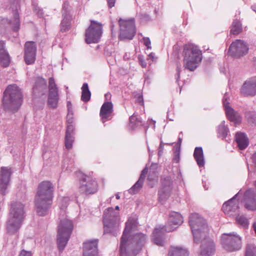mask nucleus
I'll use <instances>...</instances> for the list:
<instances>
[{"label": "nucleus", "instance_id": "32", "mask_svg": "<svg viewBox=\"0 0 256 256\" xmlns=\"http://www.w3.org/2000/svg\"><path fill=\"white\" fill-rule=\"evenodd\" d=\"M236 140L241 150L246 149L248 145V138L244 133L238 132L236 134Z\"/></svg>", "mask_w": 256, "mask_h": 256}, {"label": "nucleus", "instance_id": "43", "mask_svg": "<svg viewBox=\"0 0 256 256\" xmlns=\"http://www.w3.org/2000/svg\"><path fill=\"white\" fill-rule=\"evenodd\" d=\"M236 222L244 228L248 227V220L243 215H238L236 217Z\"/></svg>", "mask_w": 256, "mask_h": 256}, {"label": "nucleus", "instance_id": "12", "mask_svg": "<svg viewBox=\"0 0 256 256\" xmlns=\"http://www.w3.org/2000/svg\"><path fill=\"white\" fill-rule=\"evenodd\" d=\"M173 180L169 176H164L160 180V186L158 190V198L160 201L167 199L173 189Z\"/></svg>", "mask_w": 256, "mask_h": 256}, {"label": "nucleus", "instance_id": "4", "mask_svg": "<svg viewBox=\"0 0 256 256\" xmlns=\"http://www.w3.org/2000/svg\"><path fill=\"white\" fill-rule=\"evenodd\" d=\"M183 66L190 71L194 70L202 58V50L193 44H186L184 48Z\"/></svg>", "mask_w": 256, "mask_h": 256}, {"label": "nucleus", "instance_id": "52", "mask_svg": "<svg viewBox=\"0 0 256 256\" xmlns=\"http://www.w3.org/2000/svg\"><path fill=\"white\" fill-rule=\"evenodd\" d=\"M145 46L148 50L152 48L150 40L148 38L145 37Z\"/></svg>", "mask_w": 256, "mask_h": 256}, {"label": "nucleus", "instance_id": "11", "mask_svg": "<svg viewBox=\"0 0 256 256\" xmlns=\"http://www.w3.org/2000/svg\"><path fill=\"white\" fill-rule=\"evenodd\" d=\"M78 174L80 180V190L82 192L86 194H92L97 191L98 184L94 180L81 172H78Z\"/></svg>", "mask_w": 256, "mask_h": 256}, {"label": "nucleus", "instance_id": "13", "mask_svg": "<svg viewBox=\"0 0 256 256\" xmlns=\"http://www.w3.org/2000/svg\"><path fill=\"white\" fill-rule=\"evenodd\" d=\"M248 48L246 42L241 40H236L232 42L228 48L230 55L234 58H240L246 54Z\"/></svg>", "mask_w": 256, "mask_h": 256}, {"label": "nucleus", "instance_id": "48", "mask_svg": "<svg viewBox=\"0 0 256 256\" xmlns=\"http://www.w3.org/2000/svg\"><path fill=\"white\" fill-rule=\"evenodd\" d=\"M64 12L68 14H70V5L69 4L66 2H65L62 5V14H63Z\"/></svg>", "mask_w": 256, "mask_h": 256}, {"label": "nucleus", "instance_id": "34", "mask_svg": "<svg viewBox=\"0 0 256 256\" xmlns=\"http://www.w3.org/2000/svg\"><path fill=\"white\" fill-rule=\"evenodd\" d=\"M144 169L141 171V174L139 180L137 182L128 190V192L131 194H137L142 188L144 183Z\"/></svg>", "mask_w": 256, "mask_h": 256}, {"label": "nucleus", "instance_id": "14", "mask_svg": "<svg viewBox=\"0 0 256 256\" xmlns=\"http://www.w3.org/2000/svg\"><path fill=\"white\" fill-rule=\"evenodd\" d=\"M59 100L58 88L54 78L51 77L48 80V104L50 107L56 108Z\"/></svg>", "mask_w": 256, "mask_h": 256}, {"label": "nucleus", "instance_id": "35", "mask_svg": "<svg viewBox=\"0 0 256 256\" xmlns=\"http://www.w3.org/2000/svg\"><path fill=\"white\" fill-rule=\"evenodd\" d=\"M228 118L236 123H238L241 120V117L240 114L236 112L232 108H228L225 110Z\"/></svg>", "mask_w": 256, "mask_h": 256}, {"label": "nucleus", "instance_id": "36", "mask_svg": "<svg viewBox=\"0 0 256 256\" xmlns=\"http://www.w3.org/2000/svg\"><path fill=\"white\" fill-rule=\"evenodd\" d=\"M142 118L137 114H134L130 118V126L132 129L135 130L136 128L142 126Z\"/></svg>", "mask_w": 256, "mask_h": 256}, {"label": "nucleus", "instance_id": "10", "mask_svg": "<svg viewBox=\"0 0 256 256\" xmlns=\"http://www.w3.org/2000/svg\"><path fill=\"white\" fill-rule=\"evenodd\" d=\"M102 34V26L94 20H91L90 26L86 31V42L87 44L97 43Z\"/></svg>", "mask_w": 256, "mask_h": 256}, {"label": "nucleus", "instance_id": "55", "mask_svg": "<svg viewBox=\"0 0 256 256\" xmlns=\"http://www.w3.org/2000/svg\"><path fill=\"white\" fill-rule=\"evenodd\" d=\"M148 126H152V129H154L155 128V124L156 122L152 120H148Z\"/></svg>", "mask_w": 256, "mask_h": 256}, {"label": "nucleus", "instance_id": "47", "mask_svg": "<svg viewBox=\"0 0 256 256\" xmlns=\"http://www.w3.org/2000/svg\"><path fill=\"white\" fill-rule=\"evenodd\" d=\"M180 160V148H176L174 152L173 161L178 163Z\"/></svg>", "mask_w": 256, "mask_h": 256}, {"label": "nucleus", "instance_id": "50", "mask_svg": "<svg viewBox=\"0 0 256 256\" xmlns=\"http://www.w3.org/2000/svg\"><path fill=\"white\" fill-rule=\"evenodd\" d=\"M157 58L155 56L154 54L151 52L148 54V58H147L149 64L150 65L152 64V62H154L156 60Z\"/></svg>", "mask_w": 256, "mask_h": 256}, {"label": "nucleus", "instance_id": "39", "mask_svg": "<svg viewBox=\"0 0 256 256\" xmlns=\"http://www.w3.org/2000/svg\"><path fill=\"white\" fill-rule=\"evenodd\" d=\"M242 31V26L240 22L238 20H234L232 22L230 30V34L237 35Z\"/></svg>", "mask_w": 256, "mask_h": 256}, {"label": "nucleus", "instance_id": "44", "mask_svg": "<svg viewBox=\"0 0 256 256\" xmlns=\"http://www.w3.org/2000/svg\"><path fill=\"white\" fill-rule=\"evenodd\" d=\"M245 256H256V248L252 244H248Z\"/></svg>", "mask_w": 256, "mask_h": 256}, {"label": "nucleus", "instance_id": "17", "mask_svg": "<svg viewBox=\"0 0 256 256\" xmlns=\"http://www.w3.org/2000/svg\"><path fill=\"white\" fill-rule=\"evenodd\" d=\"M36 46L34 42H27L24 45V60L27 64L34 63L36 60Z\"/></svg>", "mask_w": 256, "mask_h": 256}, {"label": "nucleus", "instance_id": "25", "mask_svg": "<svg viewBox=\"0 0 256 256\" xmlns=\"http://www.w3.org/2000/svg\"><path fill=\"white\" fill-rule=\"evenodd\" d=\"M46 91V81L42 77L36 78L33 87L34 95L36 96H40L44 94Z\"/></svg>", "mask_w": 256, "mask_h": 256}, {"label": "nucleus", "instance_id": "33", "mask_svg": "<svg viewBox=\"0 0 256 256\" xmlns=\"http://www.w3.org/2000/svg\"><path fill=\"white\" fill-rule=\"evenodd\" d=\"M194 157L199 167H203L205 162L202 147H196L194 152Z\"/></svg>", "mask_w": 256, "mask_h": 256}, {"label": "nucleus", "instance_id": "53", "mask_svg": "<svg viewBox=\"0 0 256 256\" xmlns=\"http://www.w3.org/2000/svg\"><path fill=\"white\" fill-rule=\"evenodd\" d=\"M223 105H224V107L225 110H226V108H230L229 106V102L226 98H224Z\"/></svg>", "mask_w": 256, "mask_h": 256}, {"label": "nucleus", "instance_id": "56", "mask_svg": "<svg viewBox=\"0 0 256 256\" xmlns=\"http://www.w3.org/2000/svg\"><path fill=\"white\" fill-rule=\"evenodd\" d=\"M182 132H180L179 134V136H178V142H177V145H178V147L177 148H180V146H181L182 142V138L180 136V135L181 134L182 135Z\"/></svg>", "mask_w": 256, "mask_h": 256}, {"label": "nucleus", "instance_id": "5", "mask_svg": "<svg viewBox=\"0 0 256 256\" xmlns=\"http://www.w3.org/2000/svg\"><path fill=\"white\" fill-rule=\"evenodd\" d=\"M189 224L193 234L194 242L198 244L200 242V236H202L205 238L208 236V229L206 220L198 214L194 213L190 214Z\"/></svg>", "mask_w": 256, "mask_h": 256}, {"label": "nucleus", "instance_id": "19", "mask_svg": "<svg viewBox=\"0 0 256 256\" xmlns=\"http://www.w3.org/2000/svg\"><path fill=\"white\" fill-rule=\"evenodd\" d=\"M138 225L137 220L134 218H130L126 223V228L123 232L122 236L125 238H133L136 234L140 233H135L138 230Z\"/></svg>", "mask_w": 256, "mask_h": 256}, {"label": "nucleus", "instance_id": "6", "mask_svg": "<svg viewBox=\"0 0 256 256\" xmlns=\"http://www.w3.org/2000/svg\"><path fill=\"white\" fill-rule=\"evenodd\" d=\"M120 221V216L118 212H116L112 207L106 209L103 214L104 232L116 236L119 228Z\"/></svg>", "mask_w": 256, "mask_h": 256}, {"label": "nucleus", "instance_id": "64", "mask_svg": "<svg viewBox=\"0 0 256 256\" xmlns=\"http://www.w3.org/2000/svg\"><path fill=\"white\" fill-rule=\"evenodd\" d=\"M114 210L116 212H118V210H120V207L118 206H116Z\"/></svg>", "mask_w": 256, "mask_h": 256}, {"label": "nucleus", "instance_id": "46", "mask_svg": "<svg viewBox=\"0 0 256 256\" xmlns=\"http://www.w3.org/2000/svg\"><path fill=\"white\" fill-rule=\"evenodd\" d=\"M74 140V136L66 135L65 146L67 149H70L72 146V143Z\"/></svg>", "mask_w": 256, "mask_h": 256}, {"label": "nucleus", "instance_id": "42", "mask_svg": "<svg viewBox=\"0 0 256 256\" xmlns=\"http://www.w3.org/2000/svg\"><path fill=\"white\" fill-rule=\"evenodd\" d=\"M228 132V128L224 125L221 124L218 128V136L222 138H226Z\"/></svg>", "mask_w": 256, "mask_h": 256}, {"label": "nucleus", "instance_id": "63", "mask_svg": "<svg viewBox=\"0 0 256 256\" xmlns=\"http://www.w3.org/2000/svg\"><path fill=\"white\" fill-rule=\"evenodd\" d=\"M66 170H68V171H72V166H69L68 165L66 167Z\"/></svg>", "mask_w": 256, "mask_h": 256}, {"label": "nucleus", "instance_id": "7", "mask_svg": "<svg viewBox=\"0 0 256 256\" xmlns=\"http://www.w3.org/2000/svg\"><path fill=\"white\" fill-rule=\"evenodd\" d=\"M73 229L72 222L66 217L60 218L58 230V245L60 250L65 248Z\"/></svg>", "mask_w": 256, "mask_h": 256}, {"label": "nucleus", "instance_id": "23", "mask_svg": "<svg viewBox=\"0 0 256 256\" xmlns=\"http://www.w3.org/2000/svg\"><path fill=\"white\" fill-rule=\"evenodd\" d=\"M236 196L237 194L223 204L222 210L226 214L232 216L238 210V202L236 199Z\"/></svg>", "mask_w": 256, "mask_h": 256}, {"label": "nucleus", "instance_id": "62", "mask_svg": "<svg viewBox=\"0 0 256 256\" xmlns=\"http://www.w3.org/2000/svg\"><path fill=\"white\" fill-rule=\"evenodd\" d=\"M138 59H139L140 64L142 66V68H144V61L142 60V58H141L140 57H139Z\"/></svg>", "mask_w": 256, "mask_h": 256}, {"label": "nucleus", "instance_id": "9", "mask_svg": "<svg viewBox=\"0 0 256 256\" xmlns=\"http://www.w3.org/2000/svg\"><path fill=\"white\" fill-rule=\"evenodd\" d=\"M120 27V38L121 40H131L136 34L134 20L120 18L118 20Z\"/></svg>", "mask_w": 256, "mask_h": 256}, {"label": "nucleus", "instance_id": "30", "mask_svg": "<svg viewBox=\"0 0 256 256\" xmlns=\"http://www.w3.org/2000/svg\"><path fill=\"white\" fill-rule=\"evenodd\" d=\"M188 250L182 246H171L170 248L168 256H188Z\"/></svg>", "mask_w": 256, "mask_h": 256}, {"label": "nucleus", "instance_id": "20", "mask_svg": "<svg viewBox=\"0 0 256 256\" xmlns=\"http://www.w3.org/2000/svg\"><path fill=\"white\" fill-rule=\"evenodd\" d=\"M244 96H254L256 94V78H252L246 80L240 90Z\"/></svg>", "mask_w": 256, "mask_h": 256}, {"label": "nucleus", "instance_id": "49", "mask_svg": "<svg viewBox=\"0 0 256 256\" xmlns=\"http://www.w3.org/2000/svg\"><path fill=\"white\" fill-rule=\"evenodd\" d=\"M74 130V126L72 124H68L66 135L73 136V132Z\"/></svg>", "mask_w": 256, "mask_h": 256}, {"label": "nucleus", "instance_id": "15", "mask_svg": "<svg viewBox=\"0 0 256 256\" xmlns=\"http://www.w3.org/2000/svg\"><path fill=\"white\" fill-rule=\"evenodd\" d=\"M11 168L1 167L0 170V194L5 195L8 192L12 174Z\"/></svg>", "mask_w": 256, "mask_h": 256}, {"label": "nucleus", "instance_id": "22", "mask_svg": "<svg viewBox=\"0 0 256 256\" xmlns=\"http://www.w3.org/2000/svg\"><path fill=\"white\" fill-rule=\"evenodd\" d=\"M174 230V228H170L168 226H162L156 228L153 232V241L158 246H162L164 244V240L162 236L165 232H170Z\"/></svg>", "mask_w": 256, "mask_h": 256}, {"label": "nucleus", "instance_id": "27", "mask_svg": "<svg viewBox=\"0 0 256 256\" xmlns=\"http://www.w3.org/2000/svg\"><path fill=\"white\" fill-rule=\"evenodd\" d=\"M112 108L113 106L111 102H105L102 105L100 115L103 123L108 120L112 112Z\"/></svg>", "mask_w": 256, "mask_h": 256}, {"label": "nucleus", "instance_id": "18", "mask_svg": "<svg viewBox=\"0 0 256 256\" xmlns=\"http://www.w3.org/2000/svg\"><path fill=\"white\" fill-rule=\"evenodd\" d=\"M24 214V206L22 203L14 202L12 204L9 218L22 222Z\"/></svg>", "mask_w": 256, "mask_h": 256}, {"label": "nucleus", "instance_id": "37", "mask_svg": "<svg viewBox=\"0 0 256 256\" xmlns=\"http://www.w3.org/2000/svg\"><path fill=\"white\" fill-rule=\"evenodd\" d=\"M70 14L64 12L62 14V20L61 22L60 30L62 32H66L69 29L70 24Z\"/></svg>", "mask_w": 256, "mask_h": 256}, {"label": "nucleus", "instance_id": "28", "mask_svg": "<svg viewBox=\"0 0 256 256\" xmlns=\"http://www.w3.org/2000/svg\"><path fill=\"white\" fill-rule=\"evenodd\" d=\"M22 222L9 218L6 224L7 232L10 235L16 234L21 227Z\"/></svg>", "mask_w": 256, "mask_h": 256}, {"label": "nucleus", "instance_id": "58", "mask_svg": "<svg viewBox=\"0 0 256 256\" xmlns=\"http://www.w3.org/2000/svg\"><path fill=\"white\" fill-rule=\"evenodd\" d=\"M163 150H164V146L162 144V143H161L158 148V156H160L162 154L163 152Z\"/></svg>", "mask_w": 256, "mask_h": 256}, {"label": "nucleus", "instance_id": "26", "mask_svg": "<svg viewBox=\"0 0 256 256\" xmlns=\"http://www.w3.org/2000/svg\"><path fill=\"white\" fill-rule=\"evenodd\" d=\"M244 206L249 210H256V194L250 190L244 194Z\"/></svg>", "mask_w": 256, "mask_h": 256}, {"label": "nucleus", "instance_id": "8", "mask_svg": "<svg viewBox=\"0 0 256 256\" xmlns=\"http://www.w3.org/2000/svg\"><path fill=\"white\" fill-rule=\"evenodd\" d=\"M222 248L228 252L240 250L242 248V239L234 232L224 234L221 237Z\"/></svg>", "mask_w": 256, "mask_h": 256}, {"label": "nucleus", "instance_id": "2", "mask_svg": "<svg viewBox=\"0 0 256 256\" xmlns=\"http://www.w3.org/2000/svg\"><path fill=\"white\" fill-rule=\"evenodd\" d=\"M143 234H136L133 238L122 236L120 245V256H136L142 250L144 246Z\"/></svg>", "mask_w": 256, "mask_h": 256}, {"label": "nucleus", "instance_id": "57", "mask_svg": "<svg viewBox=\"0 0 256 256\" xmlns=\"http://www.w3.org/2000/svg\"><path fill=\"white\" fill-rule=\"evenodd\" d=\"M108 6L110 8H112L114 6L115 2L116 0H106Z\"/></svg>", "mask_w": 256, "mask_h": 256}, {"label": "nucleus", "instance_id": "54", "mask_svg": "<svg viewBox=\"0 0 256 256\" xmlns=\"http://www.w3.org/2000/svg\"><path fill=\"white\" fill-rule=\"evenodd\" d=\"M180 66H178L176 68V82H178L180 78Z\"/></svg>", "mask_w": 256, "mask_h": 256}, {"label": "nucleus", "instance_id": "40", "mask_svg": "<svg viewBox=\"0 0 256 256\" xmlns=\"http://www.w3.org/2000/svg\"><path fill=\"white\" fill-rule=\"evenodd\" d=\"M13 20L8 22V24L12 26L14 30L18 31L20 28V22L18 14L16 10L13 11Z\"/></svg>", "mask_w": 256, "mask_h": 256}, {"label": "nucleus", "instance_id": "59", "mask_svg": "<svg viewBox=\"0 0 256 256\" xmlns=\"http://www.w3.org/2000/svg\"><path fill=\"white\" fill-rule=\"evenodd\" d=\"M67 118H68V124H72V117L70 116V113L68 112V116H67Z\"/></svg>", "mask_w": 256, "mask_h": 256}, {"label": "nucleus", "instance_id": "31", "mask_svg": "<svg viewBox=\"0 0 256 256\" xmlns=\"http://www.w3.org/2000/svg\"><path fill=\"white\" fill-rule=\"evenodd\" d=\"M183 222V218L182 215L178 212H173L169 216L168 224L165 226H168L170 228L176 229V228L171 227V225H180Z\"/></svg>", "mask_w": 256, "mask_h": 256}, {"label": "nucleus", "instance_id": "45", "mask_svg": "<svg viewBox=\"0 0 256 256\" xmlns=\"http://www.w3.org/2000/svg\"><path fill=\"white\" fill-rule=\"evenodd\" d=\"M134 102L140 105L144 104L143 96L142 92H134L133 94Z\"/></svg>", "mask_w": 256, "mask_h": 256}, {"label": "nucleus", "instance_id": "21", "mask_svg": "<svg viewBox=\"0 0 256 256\" xmlns=\"http://www.w3.org/2000/svg\"><path fill=\"white\" fill-rule=\"evenodd\" d=\"M148 174L147 182L150 187L152 188L157 182L158 178V165L152 163L148 170L145 167V174Z\"/></svg>", "mask_w": 256, "mask_h": 256}, {"label": "nucleus", "instance_id": "3", "mask_svg": "<svg viewBox=\"0 0 256 256\" xmlns=\"http://www.w3.org/2000/svg\"><path fill=\"white\" fill-rule=\"evenodd\" d=\"M22 100L21 90L16 84H10L4 92L3 106L9 112H15L20 108Z\"/></svg>", "mask_w": 256, "mask_h": 256}, {"label": "nucleus", "instance_id": "16", "mask_svg": "<svg viewBox=\"0 0 256 256\" xmlns=\"http://www.w3.org/2000/svg\"><path fill=\"white\" fill-rule=\"evenodd\" d=\"M200 237V240L198 243L201 242L202 244L200 247L198 256H211L214 253L216 250L214 242L208 238V236L205 238L202 236Z\"/></svg>", "mask_w": 256, "mask_h": 256}, {"label": "nucleus", "instance_id": "24", "mask_svg": "<svg viewBox=\"0 0 256 256\" xmlns=\"http://www.w3.org/2000/svg\"><path fill=\"white\" fill-rule=\"evenodd\" d=\"M98 240H88L83 244L84 256H98Z\"/></svg>", "mask_w": 256, "mask_h": 256}, {"label": "nucleus", "instance_id": "51", "mask_svg": "<svg viewBox=\"0 0 256 256\" xmlns=\"http://www.w3.org/2000/svg\"><path fill=\"white\" fill-rule=\"evenodd\" d=\"M32 253L30 250H22L19 254L18 256H32Z\"/></svg>", "mask_w": 256, "mask_h": 256}, {"label": "nucleus", "instance_id": "29", "mask_svg": "<svg viewBox=\"0 0 256 256\" xmlns=\"http://www.w3.org/2000/svg\"><path fill=\"white\" fill-rule=\"evenodd\" d=\"M0 62L3 67L8 66L10 62V57L5 49L4 41H0Z\"/></svg>", "mask_w": 256, "mask_h": 256}, {"label": "nucleus", "instance_id": "41", "mask_svg": "<svg viewBox=\"0 0 256 256\" xmlns=\"http://www.w3.org/2000/svg\"><path fill=\"white\" fill-rule=\"evenodd\" d=\"M58 201L60 210V214L64 216L68 203L69 198L68 197L61 198L58 199Z\"/></svg>", "mask_w": 256, "mask_h": 256}, {"label": "nucleus", "instance_id": "61", "mask_svg": "<svg viewBox=\"0 0 256 256\" xmlns=\"http://www.w3.org/2000/svg\"><path fill=\"white\" fill-rule=\"evenodd\" d=\"M67 106H68V112L70 113V108H72V104L70 102H68Z\"/></svg>", "mask_w": 256, "mask_h": 256}, {"label": "nucleus", "instance_id": "1", "mask_svg": "<svg viewBox=\"0 0 256 256\" xmlns=\"http://www.w3.org/2000/svg\"><path fill=\"white\" fill-rule=\"evenodd\" d=\"M54 186L48 181L40 182L36 196L35 204L38 214L44 216L48 214L52 204Z\"/></svg>", "mask_w": 256, "mask_h": 256}, {"label": "nucleus", "instance_id": "38", "mask_svg": "<svg viewBox=\"0 0 256 256\" xmlns=\"http://www.w3.org/2000/svg\"><path fill=\"white\" fill-rule=\"evenodd\" d=\"M81 100L84 102H88L90 98V92L89 90L88 84L84 83L82 87Z\"/></svg>", "mask_w": 256, "mask_h": 256}, {"label": "nucleus", "instance_id": "60", "mask_svg": "<svg viewBox=\"0 0 256 256\" xmlns=\"http://www.w3.org/2000/svg\"><path fill=\"white\" fill-rule=\"evenodd\" d=\"M145 22H148L152 20V18L150 16H149V15H146L145 14Z\"/></svg>", "mask_w": 256, "mask_h": 256}]
</instances>
